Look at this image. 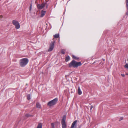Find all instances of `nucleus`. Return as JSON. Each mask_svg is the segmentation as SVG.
<instances>
[{
    "label": "nucleus",
    "mask_w": 128,
    "mask_h": 128,
    "mask_svg": "<svg viewBox=\"0 0 128 128\" xmlns=\"http://www.w3.org/2000/svg\"><path fill=\"white\" fill-rule=\"evenodd\" d=\"M52 128H54V126L53 127H52Z\"/></svg>",
    "instance_id": "31"
},
{
    "label": "nucleus",
    "mask_w": 128,
    "mask_h": 128,
    "mask_svg": "<svg viewBox=\"0 0 128 128\" xmlns=\"http://www.w3.org/2000/svg\"><path fill=\"white\" fill-rule=\"evenodd\" d=\"M60 36V34H56L54 35V38H58Z\"/></svg>",
    "instance_id": "15"
},
{
    "label": "nucleus",
    "mask_w": 128,
    "mask_h": 128,
    "mask_svg": "<svg viewBox=\"0 0 128 128\" xmlns=\"http://www.w3.org/2000/svg\"><path fill=\"white\" fill-rule=\"evenodd\" d=\"M82 65L81 62H78L75 60H73L69 64L68 66L70 68H77L78 66H80Z\"/></svg>",
    "instance_id": "1"
},
{
    "label": "nucleus",
    "mask_w": 128,
    "mask_h": 128,
    "mask_svg": "<svg viewBox=\"0 0 128 128\" xmlns=\"http://www.w3.org/2000/svg\"><path fill=\"white\" fill-rule=\"evenodd\" d=\"M42 123L39 124L37 128H42Z\"/></svg>",
    "instance_id": "17"
},
{
    "label": "nucleus",
    "mask_w": 128,
    "mask_h": 128,
    "mask_svg": "<svg viewBox=\"0 0 128 128\" xmlns=\"http://www.w3.org/2000/svg\"><path fill=\"white\" fill-rule=\"evenodd\" d=\"M51 126L52 127H53L54 126V124L53 123H52L51 124Z\"/></svg>",
    "instance_id": "25"
},
{
    "label": "nucleus",
    "mask_w": 128,
    "mask_h": 128,
    "mask_svg": "<svg viewBox=\"0 0 128 128\" xmlns=\"http://www.w3.org/2000/svg\"><path fill=\"white\" fill-rule=\"evenodd\" d=\"M46 4V3H43L42 4H38L37 6L39 10H42L44 8Z\"/></svg>",
    "instance_id": "5"
},
{
    "label": "nucleus",
    "mask_w": 128,
    "mask_h": 128,
    "mask_svg": "<svg viewBox=\"0 0 128 128\" xmlns=\"http://www.w3.org/2000/svg\"><path fill=\"white\" fill-rule=\"evenodd\" d=\"M46 11L42 10L41 12L40 17H44L45 15V14L46 13Z\"/></svg>",
    "instance_id": "7"
},
{
    "label": "nucleus",
    "mask_w": 128,
    "mask_h": 128,
    "mask_svg": "<svg viewBox=\"0 0 128 128\" xmlns=\"http://www.w3.org/2000/svg\"><path fill=\"white\" fill-rule=\"evenodd\" d=\"M66 50H62V53L63 54H65Z\"/></svg>",
    "instance_id": "19"
},
{
    "label": "nucleus",
    "mask_w": 128,
    "mask_h": 128,
    "mask_svg": "<svg viewBox=\"0 0 128 128\" xmlns=\"http://www.w3.org/2000/svg\"><path fill=\"white\" fill-rule=\"evenodd\" d=\"M78 94L79 95H80L82 94V92L81 91L80 87H78Z\"/></svg>",
    "instance_id": "10"
},
{
    "label": "nucleus",
    "mask_w": 128,
    "mask_h": 128,
    "mask_svg": "<svg viewBox=\"0 0 128 128\" xmlns=\"http://www.w3.org/2000/svg\"><path fill=\"white\" fill-rule=\"evenodd\" d=\"M124 67L125 68H127L128 69V64H127L126 65L124 66Z\"/></svg>",
    "instance_id": "23"
},
{
    "label": "nucleus",
    "mask_w": 128,
    "mask_h": 128,
    "mask_svg": "<svg viewBox=\"0 0 128 128\" xmlns=\"http://www.w3.org/2000/svg\"><path fill=\"white\" fill-rule=\"evenodd\" d=\"M2 17H3L2 16H0V18H2Z\"/></svg>",
    "instance_id": "29"
},
{
    "label": "nucleus",
    "mask_w": 128,
    "mask_h": 128,
    "mask_svg": "<svg viewBox=\"0 0 128 128\" xmlns=\"http://www.w3.org/2000/svg\"><path fill=\"white\" fill-rule=\"evenodd\" d=\"M94 106H92L90 107V110H91L93 108Z\"/></svg>",
    "instance_id": "26"
},
{
    "label": "nucleus",
    "mask_w": 128,
    "mask_h": 128,
    "mask_svg": "<svg viewBox=\"0 0 128 128\" xmlns=\"http://www.w3.org/2000/svg\"><path fill=\"white\" fill-rule=\"evenodd\" d=\"M15 26L16 28L17 29H18L20 28V25L19 23L16 25Z\"/></svg>",
    "instance_id": "16"
},
{
    "label": "nucleus",
    "mask_w": 128,
    "mask_h": 128,
    "mask_svg": "<svg viewBox=\"0 0 128 128\" xmlns=\"http://www.w3.org/2000/svg\"><path fill=\"white\" fill-rule=\"evenodd\" d=\"M62 128H66V122H62Z\"/></svg>",
    "instance_id": "9"
},
{
    "label": "nucleus",
    "mask_w": 128,
    "mask_h": 128,
    "mask_svg": "<svg viewBox=\"0 0 128 128\" xmlns=\"http://www.w3.org/2000/svg\"><path fill=\"white\" fill-rule=\"evenodd\" d=\"M70 60V58L69 56H68L66 58L65 60L66 62H68Z\"/></svg>",
    "instance_id": "11"
},
{
    "label": "nucleus",
    "mask_w": 128,
    "mask_h": 128,
    "mask_svg": "<svg viewBox=\"0 0 128 128\" xmlns=\"http://www.w3.org/2000/svg\"><path fill=\"white\" fill-rule=\"evenodd\" d=\"M126 14L127 16H128V10H127L126 12Z\"/></svg>",
    "instance_id": "27"
},
{
    "label": "nucleus",
    "mask_w": 128,
    "mask_h": 128,
    "mask_svg": "<svg viewBox=\"0 0 128 128\" xmlns=\"http://www.w3.org/2000/svg\"><path fill=\"white\" fill-rule=\"evenodd\" d=\"M27 98L28 100H30V94H28L27 96Z\"/></svg>",
    "instance_id": "20"
},
{
    "label": "nucleus",
    "mask_w": 128,
    "mask_h": 128,
    "mask_svg": "<svg viewBox=\"0 0 128 128\" xmlns=\"http://www.w3.org/2000/svg\"><path fill=\"white\" fill-rule=\"evenodd\" d=\"M32 4H31L30 6V11H31L32 8Z\"/></svg>",
    "instance_id": "21"
},
{
    "label": "nucleus",
    "mask_w": 128,
    "mask_h": 128,
    "mask_svg": "<svg viewBox=\"0 0 128 128\" xmlns=\"http://www.w3.org/2000/svg\"><path fill=\"white\" fill-rule=\"evenodd\" d=\"M48 5H46V8H48Z\"/></svg>",
    "instance_id": "30"
},
{
    "label": "nucleus",
    "mask_w": 128,
    "mask_h": 128,
    "mask_svg": "<svg viewBox=\"0 0 128 128\" xmlns=\"http://www.w3.org/2000/svg\"><path fill=\"white\" fill-rule=\"evenodd\" d=\"M121 75L122 77H124L125 76V75L124 74H121Z\"/></svg>",
    "instance_id": "28"
},
{
    "label": "nucleus",
    "mask_w": 128,
    "mask_h": 128,
    "mask_svg": "<svg viewBox=\"0 0 128 128\" xmlns=\"http://www.w3.org/2000/svg\"><path fill=\"white\" fill-rule=\"evenodd\" d=\"M55 44L56 41L55 40L51 42L50 46V47L48 50V51L51 52L53 50L54 48V45Z\"/></svg>",
    "instance_id": "4"
},
{
    "label": "nucleus",
    "mask_w": 128,
    "mask_h": 128,
    "mask_svg": "<svg viewBox=\"0 0 128 128\" xmlns=\"http://www.w3.org/2000/svg\"><path fill=\"white\" fill-rule=\"evenodd\" d=\"M28 60L27 58L22 59L20 61V65L22 67H24L28 64Z\"/></svg>",
    "instance_id": "2"
},
{
    "label": "nucleus",
    "mask_w": 128,
    "mask_h": 128,
    "mask_svg": "<svg viewBox=\"0 0 128 128\" xmlns=\"http://www.w3.org/2000/svg\"><path fill=\"white\" fill-rule=\"evenodd\" d=\"M58 101V98H55L49 102L48 103L47 105L49 106H52L56 104L57 103Z\"/></svg>",
    "instance_id": "3"
},
{
    "label": "nucleus",
    "mask_w": 128,
    "mask_h": 128,
    "mask_svg": "<svg viewBox=\"0 0 128 128\" xmlns=\"http://www.w3.org/2000/svg\"><path fill=\"white\" fill-rule=\"evenodd\" d=\"M18 23V22L16 20H14L12 21V24L15 26Z\"/></svg>",
    "instance_id": "8"
},
{
    "label": "nucleus",
    "mask_w": 128,
    "mask_h": 128,
    "mask_svg": "<svg viewBox=\"0 0 128 128\" xmlns=\"http://www.w3.org/2000/svg\"><path fill=\"white\" fill-rule=\"evenodd\" d=\"M32 116V115H30V114H27L26 115V116L27 117H29Z\"/></svg>",
    "instance_id": "22"
},
{
    "label": "nucleus",
    "mask_w": 128,
    "mask_h": 128,
    "mask_svg": "<svg viewBox=\"0 0 128 128\" xmlns=\"http://www.w3.org/2000/svg\"><path fill=\"white\" fill-rule=\"evenodd\" d=\"M123 119V117H122L120 118L119 121H120L122 120Z\"/></svg>",
    "instance_id": "24"
},
{
    "label": "nucleus",
    "mask_w": 128,
    "mask_h": 128,
    "mask_svg": "<svg viewBox=\"0 0 128 128\" xmlns=\"http://www.w3.org/2000/svg\"><path fill=\"white\" fill-rule=\"evenodd\" d=\"M36 107L38 108H41V106L40 104L38 102H37L36 104Z\"/></svg>",
    "instance_id": "13"
},
{
    "label": "nucleus",
    "mask_w": 128,
    "mask_h": 128,
    "mask_svg": "<svg viewBox=\"0 0 128 128\" xmlns=\"http://www.w3.org/2000/svg\"><path fill=\"white\" fill-rule=\"evenodd\" d=\"M103 60L104 61L105 60L104 59H103Z\"/></svg>",
    "instance_id": "32"
},
{
    "label": "nucleus",
    "mask_w": 128,
    "mask_h": 128,
    "mask_svg": "<svg viewBox=\"0 0 128 128\" xmlns=\"http://www.w3.org/2000/svg\"><path fill=\"white\" fill-rule=\"evenodd\" d=\"M77 121L76 120L74 121L72 125L71 128H76L77 127Z\"/></svg>",
    "instance_id": "6"
},
{
    "label": "nucleus",
    "mask_w": 128,
    "mask_h": 128,
    "mask_svg": "<svg viewBox=\"0 0 128 128\" xmlns=\"http://www.w3.org/2000/svg\"><path fill=\"white\" fill-rule=\"evenodd\" d=\"M66 120V116L65 115L63 116V118L62 119V122H66L65 121Z\"/></svg>",
    "instance_id": "14"
},
{
    "label": "nucleus",
    "mask_w": 128,
    "mask_h": 128,
    "mask_svg": "<svg viewBox=\"0 0 128 128\" xmlns=\"http://www.w3.org/2000/svg\"><path fill=\"white\" fill-rule=\"evenodd\" d=\"M126 7L127 8V10H128V0H126Z\"/></svg>",
    "instance_id": "18"
},
{
    "label": "nucleus",
    "mask_w": 128,
    "mask_h": 128,
    "mask_svg": "<svg viewBox=\"0 0 128 128\" xmlns=\"http://www.w3.org/2000/svg\"><path fill=\"white\" fill-rule=\"evenodd\" d=\"M72 58L76 60H78L79 59V58L78 57H76L74 55L72 54Z\"/></svg>",
    "instance_id": "12"
}]
</instances>
